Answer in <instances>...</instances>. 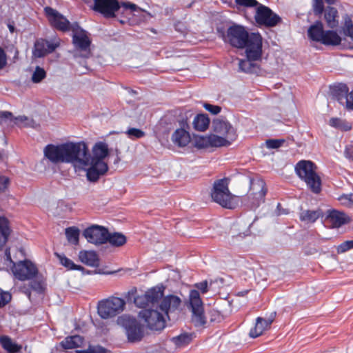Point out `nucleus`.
<instances>
[{
	"mask_svg": "<svg viewBox=\"0 0 353 353\" xmlns=\"http://www.w3.org/2000/svg\"><path fill=\"white\" fill-rule=\"evenodd\" d=\"M163 295V288L157 286L148 290L144 294L134 298V303L139 307L159 308V300Z\"/></svg>",
	"mask_w": 353,
	"mask_h": 353,
	"instance_id": "11",
	"label": "nucleus"
},
{
	"mask_svg": "<svg viewBox=\"0 0 353 353\" xmlns=\"http://www.w3.org/2000/svg\"><path fill=\"white\" fill-rule=\"evenodd\" d=\"M345 157L353 161V148L352 146H346L344 150Z\"/></svg>",
	"mask_w": 353,
	"mask_h": 353,
	"instance_id": "59",
	"label": "nucleus"
},
{
	"mask_svg": "<svg viewBox=\"0 0 353 353\" xmlns=\"http://www.w3.org/2000/svg\"><path fill=\"white\" fill-rule=\"evenodd\" d=\"M343 32L353 40V23L349 17L345 19Z\"/></svg>",
	"mask_w": 353,
	"mask_h": 353,
	"instance_id": "47",
	"label": "nucleus"
},
{
	"mask_svg": "<svg viewBox=\"0 0 353 353\" xmlns=\"http://www.w3.org/2000/svg\"><path fill=\"white\" fill-rule=\"evenodd\" d=\"M126 236L120 232L110 233L108 231L107 242L112 246L121 247L126 243Z\"/></svg>",
	"mask_w": 353,
	"mask_h": 353,
	"instance_id": "29",
	"label": "nucleus"
},
{
	"mask_svg": "<svg viewBox=\"0 0 353 353\" xmlns=\"http://www.w3.org/2000/svg\"><path fill=\"white\" fill-rule=\"evenodd\" d=\"M109 152L108 145L105 142L95 143L92 147L91 154L87 145L86 176H100L107 173L108 165L105 159Z\"/></svg>",
	"mask_w": 353,
	"mask_h": 353,
	"instance_id": "3",
	"label": "nucleus"
},
{
	"mask_svg": "<svg viewBox=\"0 0 353 353\" xmlns=\"http://www.w3.org/2000/svg\"><path fill=\"white\" fill-rule=\"evenodd\" d=\"M189 129L176 128L172 134V141L179 147L186 146L191 140Z\"/></svg>",
	"mask_w": 353,
	"mask_h": 353,
	"instance_id": "22",
	"label": "nucleus"
},
{
	"mask_svg": "<svg viewBox=\"0 0 353 353\" xmlns=\"http://www.w3.org/2000/svg\"><path fill=\"white\" fill-rule=\"evenodd\" d=\"M350 217L343 212L338 210H330L326 216V223L330 228H338L347 223L350 221Z\"/></svg>",
	"mask_w": 353,
	"mask_h": 353,
	"instance_id": "19",
	"label": "nucleus"
},
{
	"mask_svg": "<svg viewBox=\"0 0 353 353\" xmlns=\"http://www.w3.org/2000/svg\"><path fill=\"white\" fill-rule=\"evenodd\" d=\"M192 117L193 113L190 110H188L184 112L183 113H181L179 118L177 121L179 124L178 128L189 129V121Z\"/></svg>",
	"mask_w": 353,
	"mask_h": 353,
	"instance_id": "41",
	"label": "nucleus"
},
{
	"mask_svg": "<svg viewBox=\"0 0 353 353\" xmlns=\"http://www.w3.org/2000/svg\"><path fill=\"white\" fill-rule=\"evenodd\" d=\"M230 178H221L216 180L210 191V196L214 203L227 209L236 208L240 198L231 193L229 190Z\"/></svg>",
	"mask_w": 353,
	"mask_h": 353,
	"instance_id": "4",
	"label": "nucleus"
},
{
	"mask_svg": "<svg viewBox=\"0 0 353 353\" xmlns=\"http://www.w3.org/2000/svg\"><path fill=\"white\" fill-rule=\"evenodd\" d=\"M68 241L72 244L77 245L79 241L80 230L74 226L68 227L65 230Z\"/></svg>",
	"mask_w": 353,
	"mask_h": 353,
	"instance_id": "36",
	"label": "nucleus"
},
{
	"mask_svg": "<svg viewBox=\"0 0 353 353\" xmlns=\"http://www.w3.org/2000/svg\"><path fill=\"white\" fill-rule=\"evenodd\" d=\"M122 6L125 9H130L132 11H137L139 10V8L134 3L130 2H122L120 7Z\"/></svg>",
	"mask_w": 353,
	"mask_h": 353,
	"instance_id": "57",
	"label": "nucleus"
},
{
	"mask_svg": "<svg viewBox=\"0 0 353 353\" xmlns=\"http://www.w3.org/2000/svg\"><path fill=\"white\" fill-rule=\"evenodd\" d=\"M304 180L307 186L314 193L320 192L321 190V178H301Z\"/></svg>",
	"mask_w": 353,
	"mask_h": 353,
	"instance_id": "40",
	"label": "nucleus"
},
{
	"mask_svg": "<svg viewBox=\"0 0 353 353\" xmlns=\"http://www.w3.org/2000/svg\"><path fill=\"white\" fill-rule=\"evenodd\" d=\"M261 55L257 59H252L247 57V59L245 60L239 61V68L242 71L246 72H253L256 70V65L253 63V61H256L260 59Z\"/></svg>",
	"mask_w": 353,
	"mask_h": 353,
	"instance_id": "39",
	"label": "nucleus"
},
{
	"mask_svg": "<svg viewBox=\"0 0 353 353\" xmlns=\"http://www.w3.org/2000/svg\"><path fill=\"white\" fill-rule=\"evenodd\" d=\"M284 142V139H268L265 141V145L269 149H276L280 148Z\"/></svg>",
	"mask_w": 353,
	"mask_h": 353,
	"instance_id": "49",
	"label": "nucleus"
},
{
	"mask_svg": "<svg viewBox=\"0 0 353 353\" xmlns=\"http://www.w3.org/2000/svg\"><path fill=\"white\" fill-rule=\"evenodd\" d=\"M10 183L9 178H0V190L6 189Z\"/></svg>",
	"mask_w": 353,
	"mask_h": 353,
	"instance_id": "60",
	"label": "nucleus"
},
{
	"mask_svg": "<svg viewBox=\"0 0 353 353\" xmlns=\"http://www.w3.org/2000/svg\"><path fill=\"white\" fill-rule=\"evenodd\" d=\"M108 230L103 226L93 225L83 232L88 242L94 245H101L107 243Z\"/></svg>",
	"mask_w": 353,
	"mask_h": 353,
	"instance_id": "14",
	"label": "nucleus"
},
{
	"mask_svg": "<svg viewBox=\"0 0 353 353\" xmlns=\"http://www.w3.org/2000/svg\"><path fill=\"white\" fill-rule=\"evenodd\" d=\"M353 248V241H346L337 247L338 253H343Z\"/></svg>",
	"mask_w": 353,
	"mask_h": 353,
	"instance_id": "50",
	"label": "nucleus"
},
{
	"mask_svg": "<svg viewBox=\"0 0 353 353\" xmlns=\"http://www.w3.org/2000/svg\"><path fill=\"white\" fill-rule=\"evenodd\" d=\"M324 9L323 0H314L313 10L315 14H321Z\"/></svg>",
	"mask_w": 353,
	"mask_h": 353,
	"instance_id": "51",
	"label": "nucleus"
},
{
	"mask_svg": "<svg viewBox=\"0 0 353 353\" xmlns=\"http://www.w3.org/2000/svg\"><path fill=\"white\" fill-rule=\"evenodd\" d=\"M78 257L81 263L88 266L98 267L99 265V256L95 251L81 250L79 252Z\"/></svg>",
	"mask_w": 353,
	"mask_h": 353,
	"instance_id": "23",
	"label": "nucleus"
},
{
	"mask_svg": "<svg viewBox=\"0 0 353 353\" xmlns=\"http://www.w3.org/2000/svg\"><path fill=\"white\" fill-rule=\"evenodd\" d=\"M268 188L263 178H251L249 197L252 208H257L265 201Z\"/></svg>",
	"mask_w": 353,
	"mask_h": 353,
	"instance_id": "12",
	"label": "nucleus"
},
{
	"mask_svg": "<svg viewBox=\"0 0 353 353\" xmlns=\"http://www.w3.org/2000/svg\"><path fill=\"white\" fill-rule=\"evenodd\" d=\"M125 305V301L123 299L111 296L99 302L98 314L102 319H110L123 312Z\"/></svg>",
	"mask_w": 353,
	"mask_h": 353,
	"instance_id": "7",
	"label": "nucleus"
},
{
	"mask_svg": "<svg viewBox=\"0 0 353 353\" xmlns=\"http://www.w3.org/2000/svg\"><path fill=\"white\" fill-rule=\"evenodd\" d=\"M43 153L50 161L71 163L76 173L86 176L87 143L85 141H67L57 145H48Z\"/></svg>",
	"mask_w": 353,
	"mask_h": 353,
	"instance_id": "1",
	"label": "nucleus"
},
{
	"mask_svg": "<svg viewBox=\"0 0 353 353\" xmlns=\"http://www.w3.org/2000/svg\"><path fill=\"white\" fill-rule=\"evenodd\" d=\"M197 290H200L201 293L205 294L208 292V283L207 281H202L195 284Z\"/></svg>",
	"mask_w": 353,
	"mask_h": 353,
	"instance_id": "58",
	"label": "nucleus"
},
{
	"mask_svg": "<svg viewBox=\"0 0 353 353\" xmlns=\"http://www.w3.org/2000/svg\"><path fill=\"white\" fill-rule=\"evenodd\" d=\"M210 124V119L205 114H200L194 117L192 125L195 130L203 132L206 130Z\"/></svg>",
	"mask_w": 353,
	"mask_h": 353,
	"instance_id": "28",
	"label": "nucleus"
},
{
	"mask_svg": "<svg viewBox=\"0 0 353 353\" xmlns=\"http://www.w3.org/2000/svg\"><path fill=\"white\" fill-rule=\"evenodd\" d=\"M330 126L341 131H350L352 128L351 123L339 118H332L329 121Z\"/></svg>",
	"mask_w": 353,
	"mask_h": 353,
	"instance_id": "35",
	"label": "nucleus"
},
{
	"mask_svg": "<svg viewBox=\"0 0 353 353\" xmlns=\"http://www.w3.org/2000/svg\"><path fill=\"white\" fill-rule=\"evenodd\" d=\"M93 10L106 18L115 17V12L120 8L117 0H94Z\"/></svg>",
	"mask_w": 353,
	"mask_h": 353,
	"instance_id": "15",
	"label": "nucleus"
},
{
	"mask_svg": "<svg viewBox=\"0 0 353 353\" xmlns=\"http://www.w3.org/2000/svg\"><path fill=\"white\" fill-rule=\"evenodd\" d=\"M99 178H87L90 183H96Z\"/></svg>",
	"mask_w": 353,
	"mask_h": 353,
	"instance_id": "64",
	"label": "nucleus"
},
{
	"mask_svg": "<svg viewBox=\"0 0 353 353\" xmlns=\"http://www.w3.org/2000/svg\"><path fill=\"white\" fill-rule=\"evenodd\" d=\"M192 340V334L183 333L177 336L173 337L172 341L177 347H183L188 345Z\"/></svg>",
	"mask_w": 353,
	"mask_h": 353,
	"instance_id": "38",
	"label": "nucleus"
},
{
	"mask_svg": "<svg viewBox=\"0 0 353 353\" xmlns=\"http://www.w3.org/2000/svg\"><path fill=\"white\" fill-rule=\"evenodd\" d=\"M294 171L298 176H318V167L310 160H301L296 163Z\"/></svg>",
	"mask_w": 353,
	"mask_h": 353,
	"instance_id": "17",
	"label": "nucleus"
},
{
	"mask_svg": "<svg viewBox=\"0 0 353 353\" xmlns=\"http://www.w3.org/2000/svg\"><path fill=\"white\" fill-rule=\"evenodd\" d=\"M6 261L11 265V270L14 277L20 281L32 279L38 272L36 265L30 260H23L14 263L11 259L10 249L5 252Z\"/></svg>",
	"mask_w": 353,
	"mask_h": 353,
	"instance_id": "6",
	"label": "nucleus"
},
{
	"mask_svg": "<svg viewBox=\"0 0 353 353\" xmlns=\"http://www.w3.org/2000/svg\"><path fill=\"white\" fill-rule=\"evenodd\" d=\"M11 299V295L0 289V307L7 304Z\"/></svg>",
	"mask_w": 353,
	"mask_h": 353,
	"instance_id": "53",
	"label": "nucleus"
},
{
	"mask_svg": "<svg viewBox=\"0 0 353 353\" xmlns=\"http://www.w3.org/2000/svg\"><path fill=\"white\" fill-rule=\"evenodd\" d=\"M45 12L52 26L63 31L68 30L70 22L62 14L49 7L45 8Z\"/></svg>",
	"mask_w": 353,
	"mask_h": 353,
	"instance_id": "18",
	"label": "nucleus"
},
{
	"mask_svg": "<svg viewBox=\"0 0 353 353\" xmlns=\"http://www.w3.org/2000/svg\"><path fill=\"white\" fill-rule=\"evenodd\" d=\"M275 315V313H272L268 318L258 317L256 320L255 326L250 331V337L256 338L261 336L265 330L270 327Z\"/></svg>",
	"mask_w": 353,
	"mask_h": 353,
	"instance_id": "20",
	"label": "nucleus"
},
{
	"mask_svg": "<svg viewBox=\"0 0 353 353\" xmlns=\"http://www.w3.org/2000/svg\"><path fill=\"white\" fill-rule=\"evenodd\" d=\"M8 235V220L3 216H0V249L6 244Z\"/></svg>",
	"mask_w": 353,
	"mask_h": 353,
	"instance_id": "34",
	"label": "nucleus"
},
{
	"mask_svg": "<svg viewBox=\"0 0 353 353\" xmlns=\"http://www.w3.org/2000/svg\"><path fill=\"white\" fill-rule=\"evenodd\" d=\"M212 313H214V319H211V321H220L221 319V316L219 314V312L218 311H216V310H212L211 312Z\"/></svg>",
	"mask_w": 353,
	"mask_h": 353,
	"instance_id": "62",
	"label": "nucleus"
},
{
	"mask_svg": "<svg viewBox=\"0 0 353 353\" xmlns=\"http://www.w3.org/2000/svg\"><path fill=\"white\" fill-rule=\"evenodd\" d=\"M254 19L260 26L272 27L279 23L280 18L268 7L259 3L256 9Z\"/></svg>",
	"mask_w": 353,
	"mask_h": 353,
	"instance_id": "13",
	"label": "nucleus"
},
{
	"mask_svg": "<svg viewBox=\"0 0 353 353\" xmlns=\"http://www.w3.org/2000/svg\"><path fill=\"white\" fill-rule=\"evenodd\" d=\"M322 214L321 210H303L300 213L299 218L305 223H314Z\"/></svg>",
	"mask_w": 353,
	"mask_h": 353,
	"instance_id": "33",
	"label": "nucleus"
},
{
	"mask_svg": "<svg viewBox=\"0 0 353 353\" xmlns=\"http://www.w3.org/2000/svg\"><path fill=\"white\" fill-rule=\"evenodd\" d=\"M139 315L150 330H162L165 327L166 315L159 308H145L140 311Z\"/></svg>",
	"mask_w": 353,
	"mask_h": 353,
	"instance_id": "10",
	"label": "nucleus"
},
{
	"mask_svg": "<svg viewBox=\"0 0 353 353\" xmlns=\"http://www.w3.org/2000/svg\"><path fill=\"white\" fill-rule=\"evenodd\" d=\"M8 29H9L10 32H12V33L14 32V25L9 23L8 25Z\"/></svg>",
	"mask_w": 353,
	"mask_h": 353,
	"instance_id": "63",
	"label": "nucleus"
},
{
	"mask_svg": "<svg viewBox=\"0 0 353 353\" xmlns=\"http://www.w3.org/2000/svg\"><path fill=\"white\" fill-rule=\"evenodd\" d=\"M59 263L65 267L68 270H83L84 268L80 265L75 264L72 260L66 257L63 254L55 253Z\"/></svg>",
	"mask_w": 353,
	"mask_h": 353,
	"instance_id": "31",
	"label": "nucleus"
},
{
	"mask_svg": "<svg viewBox=\"0 0 353 353\" xmlns=\"http://www.w3.org/2000/svg\"><path fill=\"white\" fill-rule=\"evenodd\" d=\"M125 134L132 140L139 139L145 136V132L144 131L137 128H129L125 132Z\"/></svg>",
	"mask_w": 353,
	"mask_h": 353,
	"instance_id": "43",
	"label": "nucleus"
},
{
	"mask_svg": "<svg viewBox=\"0 0 353 353\" xmlns=\"http://www.w3.org/2000/svg\"><path fill=\"white\" fill-rule=\"evenodd\" d=\"M8 63V58L5 51L0 48V70L6 67Z\"/></svg>",
	"mask_w": 353,
	"mask_h": 353,
	"instance_id": "55",
	"label": "nucleus"
},
{
	"mask_svg": "<svg viewBox=\"0 0 353 353\" xmlns=\"http://www.w3.org/2000/svg\"><path fill=\"white\" fill-rule=\"evenodd\" d=\"M73 43L75 47L82 52L81 54H76L75 57H88L90 54V40L84 30L78 28L74 31Z\"/></svg>",
	"mask_w": 353,
	"mask_h": 353,
	"instance_id": "16",
	"label": "nucleus"
},
{
	"mask_svg": "<svg viewBox=\"0 0 353 353\" xmlns=\"http://www.w3.org/2000/svg\"><path fill=\"white\" fill-rule=\"evenodd\" d=\"M32 288L38 292H43L44 287L42 283H35L32 285Z\"/></svg>",
	"mask_w": 353,
	"mask_h": 353,
	"instance_id": "61",
	"label": "nucleus"
},
{
	"mask_svg": "<svg viewBox=\"0 0 353 353\" xmlns=\"http://www.w3.org/2000/svg\"><path fill=\"white\" fill-rule=\"evenodd\" d=\"M118 322L124 327L128 341L136 343L143 339L144 327L134 318L125 315L119 317Z\"/></svg>",
	"mask_w": 353,
	"mask_h": 353,
	"instance_id": "9",
	"label": "nucleus"
},
{
	"mask_svg": "<svg viewBox=\"0 0 353 353\" xmlns=\"http://www.w3.org/2000/svg\"><path fill=\"white\" fill-rule=\"evenodd\" d=\"M34 121L26 116H19L14 117L13 125H17L19 127H34Z\"/></svg>",
	"mask_w": 353,
	"mask_h": 353,
	"instance_id": "42",
	"label": "nucleus"
},
{
	"mask_svg": "<svg viewBox=\"0 0 353 353\" xmlns=\"http://www.w3.org/2000/svg\"><path fill=\"white\" fill-rule=\"evenodd\" d=\"M322 43L325 45L336 46L341 41V37L334 31H325L323 37Z\"/></svg>",
	"mask_w": 353,
	"mask_h": 353,
	"instance_id": "32",
	"label": "nucleus"
},
{
	"mask_svg": "<svg viewBox=\"0 0 353 353\" xmlns=\"http://www.w3.org/2000/svg\"><path fill=\"white\" fill-rule=\"evenodd\" d=\"M338 200L340 201L341 205L345 207H353V194H343L338 198Z\"/></svg>",
	"mask_w": 353,
	"mask_h": 353,
	"instance_id": "46",
	"label": "nucleus"
},
{
	"mask_svg": "<svg viewBox=\"0 0 353 353\" xmlns=\"http://www.w3.org/2000/svg\"><path fill=\"white\" fill-rule=\"evenodd\" d=\"M235 3L238 6L244 8L257 7L259 4L256 0H235Z\"/></svg>",
	"mask_w": 353,
	"mask_h": 353,
	"instance_id": "48",
	"label": "nucleus"
},
{
	"mask_svg": "<svg viewBox=\"0 0 353 353\" xmlns=\"http://www.w3.org/2000/svg\"><path fill=\"white\" fill-rule=\"evenodd\" d=\"M181 303V299L174 295H170L164 297L160 303L159 309L164 314L168 316L170 310L176 309Z\"/></svg>",
	"mask_w": 353,
	"mask_h": 353,
	"instance_id": "24",
	"label": "nucleus"
},
{
	"mask_svg": "<svg viewBox=\"0 0 353 353\" xmlns=\"http://www.w3.org/2000/svg\"><path fill=\"white\" fill-rule=\"evenodd\" d=\"M212 135L218 147L230 146L237 138L236 129L227 121L216 119L213 122Z\"/></svg>",
	"mask_w": 353,
	"mask_h": 353,
	"instance_id": "5",
	"label": "nucleus"
},
{
	"mask_svg": "<svg viewBox=\"0 0 353 353\" xmlns=\"http://www.w3.org/2000/svg\"><path fill=\"white\" fill-rule=\"evenodd\" d=\"M0 343L2 347L10 353H15L20 350L21 347L13 342L8 336L0 338Z\"/></svg>",
	"mask_w": 353,
	"mask_h": 353,
	"instance_id": "37",
	"label": "nucleus"
},
{
	"mask_svg": "<svg viewBox=\"0 0 353 353\" xmlns=\"http://www.w3.org/2000/svg\"><path fill=\"white\" fill-rule=\"evenodd\" d=\"M59 46V42L50 43L45 40H39L34 44L33 55L35 57H41L46 54L52 52Z\"/></svg>",
	"mask_w": 353,
	"mask_h": 353,
	"instance_id": "21",
	"label": "nucleus"
},
{
	"mask_svg": "<svg viewBox=\"0 0 353 353\" xmlns=\"http://www.w3.org/2000/svg\"><path fill=\"white\" fill-rule=\"evenodd\" d=\"M324 32L322 23L317 21L309 28L307 34L310 39L322 43Z\"/></svg>",
	"mask_w": 353,
	"mask_h": 353,
	"instance_id": "26",
	"label": "nucleus"
},
{
	"mask_svg": "<svg viewBox=\"0 0 353 353\" xmlns=\"http://www.w3.org/2000/svg\"><path fill=\"white\" fill-rule=\"evenodd\" d=\"M194 144L198 148H218L214 136L212 134L208 135H198L194 138Z\"/></svg>",
	"mask_w": 353,
	"mask_h": 353,
	"instance_id": "25",
	"label": "nucleus"
},
{
	"mask_svg": "<svg viewBox=\"0 0 353 353\" xmlns=\"http://www.w3.org/2000/svg\"><path fill=\"white\" fill-rule=\"evenodd\" d=\"M204 108L212 113V114H217L221 112V107L218 105H211L208 103H205L203 105Z\"/></svg>",
	"mask_w": 353,
	"mask_h": 353,
	"instance_id": "54",
	"label": "nucleus"
},
{
	"mask_svg": "<svg viewBox=\"0 0 353 353\" xmlns=\"http://www.w3.org/2000/svg\"><path fill=\"white\" fill-rule=\"evenodd\" d=\"M227 41L233 47L243 48L246 47V56L257 59L262 55V37L259 33L250 34L243 26H230L226 34Z\"/></svg>",
	"mask_w": 353,
	"mask_h": 353,
	"instance_id": "2",
	"label": "nucleus"
},
{
	"mask_svg": "<svg viewBox=\"0 0 353 353\" xmlns=\"http://www.w3.org/2000/svg\"><path fill=\"white\" fill-rule=\"evenodd\" d=\"M79 353H105V349L100 346L89 347L87 350H78Z\"/></svg>",
	"mask_w": 353,
	"mask_h": 353,
	"instance_id": "52",
	"label": "nucleus"
},
{
	"mask_svg": "<svg viewBox=\"0 0 353 353\" xmlns=\"http://www.w3.org/2000/svg\"><path fill=\"white\" fill-rule=\"evenodd\" d=\"M46 76V72L42 68L37 66L35 68L32 75V81L34 83H39L41 82Z\"/></svg>",
	"mask_w": 353,
	"mask_h": 353,
	"instance_id": "44",
	"label": "nucleus"
},
{
	"mask_svg": "<svg viewBox=\"0 0 353 353\" xmlns=\"http://www.w3.org/2000/svg\"><path fill=\"white\" fill-rule=\"evenodd\" d=\"M14 117L12 114L7 111L0 112V123H6L7 125H12L14 123Z\"/></svg>",
	"mask_w": 353,
	"mask_h": 353,
	"instance_id": "45",
	"label": "nucleus"
},
{
	"mask_svg": "<svg viewBox=\"0 0 353 353\" xmlns=\"http://www.w3.org/2000/svg\"><path fill=\"white\" fill-rule=\"evenodd\" d=\"M324 17L328 27L334 28L338 26V12L336 8H327L325 12Z\"/></svg>",
	"mask_w": 353,
	"mask_h": 353,
	"instance_id": "30",
	"label": "nucleus"
},
{
	"mask_svg": "<svg viewBox=\"0 0 353 353\" xmlns=\"http://www.w3.org/2000/svg\"><path fill=\"white\" fill-rule=\"evenodd\" d=\"M345 107L347 110H353V90L346 96Z\"/></svg>",
	"mask_w": 353,
	"mask_h": 353,
	"instance_id": "56",
	"label": "nucleus"
},
{
	"mask_svg": "<svg viewBox=\"0 0 353 353\" xmlns=\"http://www.w3.org/2000/svg\"><path fill=\"white\" fill-rule=\"evenodd\" d=\"M84 342V339L79 335H74L66 337L61 342V346L65 349H74L81 347Z\"/></svg>",
	"mask_w": 353,
	"mask_h": 353,
	"instance_id": "27",
	"label": "nucleus"
},
{
	"mask_svg": "<svg viewBox=\"0 0 353 353\" xmlns=\"http://www.w3.org/2000/svg\"><path fill=\"white\" fill-rule=\"evenodd\" d=\"M188 308L192 312V321L195 326H203L206 323L204 307L197 290H192L189 294Z\"/></svg>",
	"mask_w": 353,
	"mask_h": 353,
	"instance_id": "8",
	"label": "nucleus"
}]
</instances>
